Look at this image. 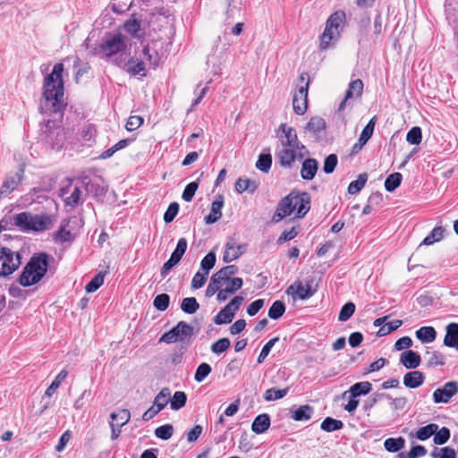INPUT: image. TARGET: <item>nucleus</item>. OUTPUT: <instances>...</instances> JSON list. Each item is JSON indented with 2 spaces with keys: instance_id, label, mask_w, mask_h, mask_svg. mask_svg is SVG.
<instances>
[{
  "instance_id": "nucleus-1",
  "label": "nucleus",
  "mask_w": 458,
  "mask_h": 458,
  "mask_svg": "<svg viewBox=\"0 0 458 458\" xmlns=\"http://www.w3.org/2000/svg\"><path fill=\"white\" fill-rule=\"evenodd\" d=\"M63 72L64 64H56L52 72L44 80L45 102L41 106V110L46 113L56 114L64 109Z\"/></svg>"
},
{
  "instance_id": "nucleus-43",
  "label": "nucleus",
  "mask_w": 458,
  "mask_h": 458,
  "mask_svg": "<svg viewBox=\"0 0 458 458\" xmlns=\"http://www.w3.org/2000/svg\"><path fill=\"white\" fill-rule=\"evenodd\" d=\"M199 308V304L194 297H186L182 301L181 309L187 314H194Z\"/></svg>"
},
{
  "instance_id": "nucleus-21",
  "label": "nucleus",
  "mask_w": 458,
  "mask_h": 458,
  "mask_svg": "<svg viewBox=\"0 0 458 458\" xmlns=\"http://www.w3.org/2000/svg\"><path fill=\"white\" fill-rule=\"evenodd\" d=\"M318 169V162L315 158H306L301 165V177L303 180H312Z\"/></svg>"
},
{
  "instance_id": "nucleus-29",
  "label": "nucleus",
  "mask_w": 458,
  "mask_h": 458,
  "mask_svg": "<svg viewBox=\"0 0 458 458\" xmlns=\"http://www.w3.org/2000/svg\"><path fill=\"white\" fill-rule=\"evenodd\" d=\"M405 439L402 437L394 438L389 437L385 440L384 446L386 451L390 453H396L402 450L404 447Z\"/></svg>"
},
{
  "instance_id": "nucleus-61",
  "label": "nucleus",
  "mask_w": 458,
  "mask_h": 458,
  "mask_svg": "<svg viewBox=\"0 0 458 458\" xmlns=\"http://www.w3.org/2000/svg\"><path fill=\"white\" fill-rule=\"evenodd\" d=\"M355 311V304L353 302H347L345 303L340 312H339V315H338V320L339 321H347L354 313Z\"/></svg>"
},
{
  "instance_id": "nucleus-19",
  "label": "nucleus",
  "mask_w": 458,
  "mask_h": 458,
  "mask_svg": "<svg viewBox=\"0 0 458 458\" xmlns=\"http://www.w3.org/2000/svg\"><path fill=\"white\" fill-rule=\"evenodd\" d=\"M23 170L17 172L14 175L8 176L2 183L0 188V199L12 192L22 179Z\"/></svg>"
},
{
  "instance_id": "nucleus-5",
  "label": "nucleus",
  "mask_w": 458,
  "mask_h": 458,
  "mask_svg": "<svg viewBox=\"0 0 458 458\" xmlns=\"http://www.w3.org/2000/svg\"><path fill=\"white\" fill-rule=\"evenodd\" d=\"M94 182L89 176H82L78 179V184L73 187L71 194L64 199L65 206L75 208L84 201L83 196L93 191Z\"/></svg>"
},
{
  "instance_id": "nucleus-58",
  "label": "nucleus",
  "mask_w": 458,
  "mask_h": 458,
  "mask_svg": "<svg viewBox=\"0 0 458 458\" xmlns=\"http://www.w3.org/2000/svg\"><path fill=\"white\" fill-rule=\"evenodd\" d=\"M230 346H231L230 340L228 338L225 337V338H220L216 342L213 343L210 347V350L215 354H220V353L225 352L226 350H228Z\"/></svg>"
},
{
  "instance_id": "nucleus-22",
  "label": "nucleus",
  "mask_w": 458,
  "mask_h": 458,
  "mask_svg": "<svg viewBox=\"0 0 458 458\" xmlns=\"http://www.w3.org/2000/svg\"><path fill=\"white\" fill-rule=\"evenodd\" d=\"M444 345L458 351V323H450L445 327Z\"/></svg>"
},
{
  "instance_id": "nucleus-23",
  "label": "nucleus",
  "mask_w": 458,
  "mask_h": 458,
  "mask_svg": "<svg viewBox=\"0 0 458 458\" xmlns=\"http://www.w3.org/2000/svg\"><path fill=\"white\" fill-rule=\"evenodd\" d=\"M425 381V376L419 370H413L406 373L403 377V385L409 388H417Z\"/></svg>"
},
{
  "instance_id": "nucleus-4",
  "label": "nucleus",
  "mask_w": 458,
  "mask_h": 458,
  "mask_svg": "<svg viewBox=\"0 0 458 458\" xmlns=\"http://www.w3.org/2000/svg\"><path fill=\"white\" fill-rule=\"evenodd\" d=\"M13 224L22 232H43L53 225L52 216L47 213L33 215L30 212H21L13 217Z\"/></svg>"
},
{
  "instance_id": "nucleus-46",
  "label": "nucleus",
  "mask_w": 458,
  "mask_h": 458,
  "mask_svg": "<svg viewBox=\"0 0 458 458\" xmlns=\"http://www.w3.org/2000/svg\"><path fill=\"white\" fill-rule=\"evenodd\" d=\"M344 20L345 13L342 11H338L329 16L326 24L329 25V27L335 30H340V26L343 24Z\"/></svg>"
},
{
  "instance_id": "nucleus-53",
  "label": "nucleus",
  "mask_w": 458,
  "mask_h": 458,
  "mask_svg": "<svg viewBox=\"0 0 458 458\" xmlns=\"http://www.w3.org/2000/svg\"><path fill=\"white\" fill-rule=\"evenodd\" d=\"M212 369L211 366L206 362H202L199 365L196 369L194 379L198 383L203 382L206 377L211 373Z\"/></svg>"
},
{
  "instance_id": "nucleus-36",
  "label": "nucleus",
  "mask_w": 458,
  "mask_h": 458,
  "mask_svg": "<svg viewBox=\"0 0 458 458\" xmlns=\"http://www.w3.org/2000/svg\"><path fill=\"white\" fill-rule=\"evenodd\" d=\"M188 242L185 238H180L175 250L172 252L170 259L175 263H179L187 250Z\"/></svg>"
},
{
  "instance_id": "nucleus-16",
  "label": "nucleus",
  "mask_w": 458,
  "mask_h": 458,
  "mask_svg": "<svg viewBox=\"0 0 458 458\" xmlns=\"http://www.w3.org/2000/svg\"><path fill=\"white\" fill-rule=\"evenodd\" d=\"M246 250V244L236 245L234 241L231 239L225 244V250L223 255L225 263H230L240 258Z\"/></svg>"
},
{
  "instance_id": "nucleus-35",
  "label": "nucleus",
  "mask_w": 458,
  "mask_h": 458,
  "mask_svg": "<svg viewBox=\"0 0 458 458\" xmlns=\"http://www.w3.org/2000/svg\"><path fill=\"white\" fill-rule=\"evenodd\" d=\"M402 174L396 172L388 175L385 181V188L386 191L392 192L398 188L402 182Z\"/></svg>"
},
{
  "instance_id": "nucleus-9",
  "label": "nucleus",
  "mask_w": 458,
  "mask_h": 458,
  "mask_svg": "<svg viewBox=\"0 0 458 458\" xmlns=\"http://www.w3.org/2000/svg\"><path fill=\"white\" fill-rule=\"evenodd\" d=\"M192 335L193 327L184 321H180L174 327L162 335L160 342L166 344L182 342Z\"/></svg>"
},
{
  "instance_id": "nucleus-64",
  "label": "nucleus",
  "mask_w": 458,
  "mask_h": 458,
  "mask_svg": "<svg viewBox=\"0 0 458 458\" xmlns=\"http://www.w3.org/2000/svg\"><path fill=\"white\" fill-rule=\"evenodd\" d=\"M403 324L402 320L396 319L392 322L387 323L386 326H383L379 328L377 332V335L384 336L386 335L393 331L396 330L398 327H400Z\"/></svg>"
},
{
  "instance_id": "nucleus-60",
  "label": "nucleus",
  "mask_w": 458,
  "mask_h": 458,
  "mask_svg": "<svg viewBox=\"0 0 458 458\" xmlns=\"http://www.w3.org/2000/svg\"><path fill=\"white\" fill-rule=\"evenodd\" d=\"M216 260V254L214 252H208L202 259L200 267L206 275H208L209 271L214 267Z\"/></svg>"
},
{
  "instance_id": "nucleus-31",
  "label": "nucleus",
  "mask_w": 458,
  "mask_h": 458,
  "mask_svg": "<svg viewBox=\"0 0 458 458\" xmlns=\"http://www.w3.org/2000/svg\"><path fill=\"white\" fill-rule=\"evenodd\" d=\"M445 229L442 226L435 227L423 240L422 244L432 245L440 242L444 237Z\"/></svg>"
},
{
  "instance_id": "nucleus-39",
  "label": "nucleus",
  "mask_w": 458,
  "mask_h": 458,
  "mask_svg": "<svg viewBox=\"0 0 458 458\" xmlns=\"http://www.w3.org/2000/svg\"><path fill=\"white\" fill-rule=\"evenodd\" d=\"M325 129L326 122L323 118L318 116L311 117L306 125V130L313 133L320 132Z\"/></svg>"
},
{
  "instance_id": "nucleus-32",
  "label": "nucleus",
  "mask_w": 458,
  "mask_h": 458,
  "mask_svg": "<svg viewBox=\"0 0 458 458\" xmlns=\"http://www.w3.org/2000/svg\"><path fill=\"white\" fill-rule=\"evenodd\" d=\"M343 428L344 423L342 420H335L331 417H327L320 425V428L326 432H333L342 429Z\"/></svg>"
},
{
  "instance_id": "nucleus-62",
  "label": "nucleus",
  "mask_w": 458,
  "mask_h": 458,
  "mask_svg": "<svg viewBox=\"0 0 458 458\" xmlns=\"http://www.w3.org/2000/svg\"><path fill=\"white\" fill-rule=\"evenodd\" d=\"M338 163V158L335 154H330L324 160L323 171L326 174H332Z\"/></svg>"
},
{
  "instance_id": "nucleus-48",
  "label": "nucleus",
  "mask_w": 458,
  "mask_h": 458,
  "mask_svg": "<svg viewBox=\"0 0 458 458\" xmlns=\"http://www.w3.org/2000/svg\"><path fill=\"white\" fill-rule=\"evenodd\" d=\"M272 165V156L267 154H260L259 156V159L256 162V167L263 172V173H268Z\"/></svg>"
},
{
  "instance_id": "nucleus-50",
  "label": "nucleus",
  "mask_w": 458,
  "mask_h": 458,
  "mask_svg": "<svg viewBox=\"0 0 458 458\" xmlns=\"http://www.w3.org/2000/svg\"><path fill=\"white\" fill-rule=\"evenodd\" d=\"M106 273L98 272L85 286V290L87 293H94L97 291L103 284L104 277Z\"/></svg>"
},
{
  "instance_id": "nucleus-20",
  "label": "nucleus",
  "mask_w": 458,
  "mask_h": 458,
  "mask_svg": "<svg viewBox=\"0 0 458 458\" xmlns=\"http://www.w3.org/2000/svg\"><path fill=\"white\" fill-rule=\"evenodd\" d=\"M420 356L418 352L408 350L400 355V362L408 369H415L420 364Z\"/></svg>"
},
{
  "instance_id": "nucleus-10",
  "label": "nucleus",
  "mask_w": 458,
  "mask_h": 458,
  "mask_svg": "<svg viewBox=\"0 0 458 458\" xmlns=\"http://www.w3.org/2000/svg\"><path fill=\"white\" fill-rule=\"evenodd\" d=\"M125 48L124 37L120 33L109 37L99 45V52L105 54L107 59L123 52Z\"/></svg>"
},
{
  "instance_id": "nucleus-18",
  "label": "nucleus",
  "mask_w": 458,
  "mask_h": 458,
  "mask_svg": "<svg viewBox=\"0 0 458 458\" xmlns=\"http://www.w3.org/2000/svg\"><path fill=\"white\" fill-rule=\"evenodd\" d=\"M126 64L125 72L131 76H146V64L143 59L137 56H129Z\"/></svg>"
},
{
  "instance_id": "nucleus-59",
  "label": "nucleus",
  "mask_w": 458,
  "mask_h": 458,
  "mask_svg": "<svg viewBox=\"0 0 458 458\" xmlns=\"http://www.w3.org/2000/svg\"><path fill=\"white\" fill-rule=\"evenodd\" d=\"M422 140L421 129L418 126L412 127L406 135V140L412 145H419Z\"/></svg>"
},
{
  "instance_id": "nucleus-3",
  "label": "nucleus",
  "mask_w": 458,
  "mask_h": 458,
  "mask_svg": "<svg viewBox=\"0 0 458 458\" xmlns=\"http://www.w3.org/2000/svg\"><path fill=\"white\" fill-rule=\"evenodd\" d=\"M51 260L54 258L46 252L34 253L22 269L19 284L24 287L38 284L46 276Z\"/></svg>"
},
{
  "instance_id": "nucleus-24",
  "label": "nucleus",
  "mask_w": 458,
  "mask_h": 458,
  "mask_svg": "<svg viewBox=\"0 0 458 458\" xmlns=\"http://www.w3.org/2000/svg\"><path fill=\"white\" fill-rule=\"evenodd\" d=\"M270 424V416L267 413H262L254 419L251 430L256 434H263L269 428Z\"/></svg>"
},
{
  "instance_id": "nucleus-11",
  "label": "nucleus",
  "mask_w": 458,
  "mask_h": 458,
  "mask_svg": "<svg viewBox=\"0 0 458 458\" xmlns=\"http://www.w3.org/2000/svg\"><path fill=\"white\" fill-rule=\"evenodd\" d=\"M244 299L242 296L233 297L214 318L216 325L231 323L236 311L240 309Z\"/></svg>"
},
{
  "instance_id": "nucleus-30",
  "label": "nucleus",
  "mask_w": 458,
  "mask_h": 458,
  "mask_svg": "<svg viewBox=\"0 0 458 458\" xmlns=\"http://www.w3.org/2000/svg\"><path fill=\"white\" fill-rule=\"evenodd\" d=\"M144 61H148L149 65L156 68L160 61V56L155 49H151L149 46H145L141 53Z\"/></svg>"
},
{
  "instance_id": "nucleus-57",
  "label": "nucleus",
  "mask_w": 458,
  "mask_h": 458,
  "mask_svg": "<svg viewBox=\"0 0 458 458\" xmlns=\"http://www.w3.org/2000/svg\"><path fill=\"white\" fill-rule=\"evenodd\" d=\"M170 303V296L167 293L157 295L153 301V306L159 311H165Z\"/></svg>"
},
{
  "instance_id": "nucleus-49",
  "label": "nucleus",
  "mask_w": 458,
  "mask_h": 458,
  "mask_svg": "<svg viewBox=\"0 0 458 458\" xmlns=\"http://www.w3.org/2000/svg\"><path fill=\"white\" fill-rule=\"evenodd\" d=\"M224 285V283L214 274L210 281L208 283V285L206 289V297L210 298L215 293H218L219 289Z\"/></svg>"
},
{
  "instance_id": "nucleus-54",
  "label": "nucleus",
  "mask_w": 458,
  "mask_h": 458,
  "mask_svg": "<svg viewBox=\"0 0 458 458\" xmlns=\"http://www.w3.org/2000/svg\"><path fill=\"white\" fill-rule=\"evenodd\" d=\"M433 436L434 443L437 445H442L449 440L451 436L450 429L446 427H443L440 429H437Z\"/></svg>"
},
{
  "instance_id": "nucleus-12",
  "label": "nucleus",
  "mask_w": 458,
  "mask_h": 458,
  "mask_svg": "<svg viewBox=\"0 0 458 458\" xmlns=\"http://www.w3.org/2000/svg\"><path fill=\"white\" fill-rule=\"evenodd\" d=\"M112 421L109 423L111 428V439L115 440L121 434V428L127 424L131 419V412L127 409H123L118 412L110 414Z\"/></svg>"
},
{
  "instance_id": "nucleus-38",
  "label": "nucleus",
  "mask_w": 458,
  "mask_h": 458,
  "mask_svg": "<svg viewBox=\"0 0 458 458\" xmlns=\"http://www.w3.org/2000/svg\"><path fill=\"white\" fill-rule=\"evenodd\" d=\"M368 180V174L366 173L359 174L357 180L352 181L348 186V192L352 195L356 194L361 191L365 186Z\"/></svg>"
},
{
  "instance_id": "nucleus-7",
  "label": "nucleus",
  "mask_w": 458,
  "mask_h": 458,
  "mask_svg": "<svg viewBox=\"0 0 458 458\" xmlns=\"http://www.w3.org/2000/svg\"><path fill=\"white\" fill-rule=\"evenodd\" d=\"M309 74L307 72H302L299 80L304 85L299 87L298 91L294 94L293 99V106L294 112L301 115L307 111L308 107V89H309Z\"/></svg>"
},
{
  "instance_id": "nucleus-14",
  "label": "nucleus",
  "mask_w": 458,
  "mask_h": 458,
  "mask_svg": "<svg viewBox=\"0 0 458 458\" xmlns=\"http://www.w3.org/2000/svg\"><path fill=\"white\" fill-rule=\"evenodd\" d=\"M279 129L284 133V137L280 140L282 147H295L296 148L306 151V147L298 140L297 133L293 127H289L285 123H282L279 126Z\"/></svg>"
},
{
  "instance_id": "nucleus-47",
  "label": "nucleus",
  "mask_w": 458,
  "mask_h": 458,
  "mask_svg": "<svg viewBox=\"0 0 458 458\" xmlns=\"http://www.w3.org/2000/svg\"><path fill=\"white\" fill-rule=\"evenodd\" d=\"M344 20L345 13L342 11H338L329 16L326 24L329 25V27L335 30H340V26L343 24Z\"/></svg>"
},
{
  "instance_id": "nucleus-45",
  "label": "nucleus",
  "mask_w": 458,
  "mask_h": 458,
  "mask_svg": "<svg viewBox=\"0 0 458 458\" xmlns=\"http://www.w3.org/2000/svg\"><path fill=\"white\" fill-rule=\"evenodd\" d=\"M295 293L301 300H307L315 293V290L311 288L310 283L308 282L306 284H302V283L299 282L296 284Z\"/></svg>"
},
{
  "instance_id": "nucleus-51",
  "label": "nucleus",
  "mask_w": 458,
  "mask_h": 458,
  "mask_svg": "<svg viewBox=\"0 0 458 458\" xmlns=\"http://www.w3.org/2000/svg\"><path fill=\"white\" fill-rule=\"evenodd\" d=\"M376 121H377V116H373L369 121V123L363 128V130L360 135V138H359L360 141H363V143H367L369 141V140L372 137L374 129H375Z\"/></svg>"
},
{
  "instance_id": "nucleus-25",
  "label": "nucleus",
  "mask_w": 458,
  "mask_h": 458,
  "mask_svg": "<svg viewBox=\"0 0 458 458\" xmlns=\"http://www.w3.org/2000/svg\"><path fill=\"white\" fill-rule=\"evenodd\" d=\"M415 335L422 344H429L436 340L437 331L433 327H421Z\"/></svg>"
},
{
  "instance_id": "nucleus-17",
  "label": "nucleus",
  "mask_w": 458,
  "mask_h": 458,
  "mask_svg": "<svg viewBox=\"0 0 458 458\" xmlns=\"http://www.w3.org/2000/svg\"><path fill=\"white\" fill-rule=\"evenodd\" d=\"M224 207V196L218 194L211 203L210 213L205 216V223L208 225L215 224L222 216V208Z\"/></svg>"
},
{
  "instance_id": "nucleus-6",
  "label": "nucleus",
  "mask_w": 458,
  "mask_h": 458,
  "mask_svg": "<svg viewBox=\"0 0 458 458\" xmlns=\"http://www.w3.org/2000/svg\"><path fill=\"white\" fill-rule=\"evenodd\" d=\"M21 264L18 251L0 245V276L6 277L16 271Z\"/></svg>"
},
{
  "instance_id": "nucleus-15",
  "label": "nucleus",
  "mask_w": 458,
  "mask_h": 458,
  "mask_svg": "<svg viewBox=\"0 0 458 458\" xmlns=\"http://www.w3.org/2000/svg\"><path fill=\"white\" fill-rule=\"evenodd\" d=\"M363 92V82L361 80L357 79L349 83L348 89L345 92L344 98L339 105L338 112H342L348 101L352 98H358L362 95Z\"/></svg>"
},
{
  "instance_id": "nucleus-55",
  "label": "nucleus",
  "mask_w": 458,
  "mask_h": 458,
  "mask_svg": "<svg viewBox=\"0 0 458 458\" xmlns=\"http://www.w3.org/2000/svg\"><path fill=\"white\" fill-rule=\"evenodd\" d=\"M173 434L174 427L171 424H165L155 429V436L162 440H168Z\"/></svg>"
},
{
  "instance_id": "nucleus-63",
  "label": "nucleus",
  "mask_w": 458,
  "mask_h": 458,
  "mask_svg": "<svg viewBox=\"0 0 458 458\" xmlns=\"http://www.w3.org/2000/svg\"><path fill=\"white\" fill-rule=\"evenodd\" d=\"M198 188V182H191L189 184H187L182 195V199L187 202L191 201Z\"/></svg>"
},
{
  "instance_id": "nucleus-28",
  "label": "nucleus",
  "mask_w": 458,
  "mask_h": 458,
  "mask_svg": "<svg viewBox=\"0 0 458 458\" xmlns=\"http://www.w3.org/2000/svg\"><path fill=\"white\" fill-rule=\"evenodd\" d=\"M171 396V391L168 387H164L156 395L153 404L157 408V411H162L168 403Z\"/></svg>"
},
{
  "instance_id": "nucleus-33",
  "label": "nucleus",
  "mask_w": 458,
  "mask_h": 458,
  "mask_svg": "<svg viewBox=\"0 0 458 458\" xmlns=\"http://www.w3.org/2000/svg\"><path fill=\"white\" fill-rule=\"evenodd\" d=\"M235 191L238 193H242L246 191L250 192H254L257 190V184L255 182L250 179H242L239 178L234 184Z\"/></svg>"
},
{
  "instance_id": "nucleus-52",
  "label": "nucleus",
  "mask_w": 458,
  "mask_h": 458,
  "mask_svg": "<svg viewBox=\"0 0 458 458\" xmlns=\"http://www.w3.org/2000/svg\"><path fill=\"white\" fill-rule=\"evenodd\" d=\"M432 458H456V453L454 448L445 446L443 448L436 447L431 452Z\"/></svg>"
},
{
  "instance_id": "nucleus-37",
  "label": "nucleus",
  "mask_w": 458,
  "mask_h": 458,
  "mask_svg": "<svg viewBox=\"0 0 458 458\" xmlns=\"http://www.w3.org/2000/svg\"><path fill=\"white\" fill-rule=\"evenodd\" d=\"M68 372L65 369L61 370L58 375L55 377L54 381L51 383V385L47 387L46 390L45 394L47 396H52L55 391L59 388L62 382L67 377Z\"/></svg>"
},
{
  "instance_id": "nucleus-44",
  "label": "nucleus",
  "mask_w": 458,
  "mask_h": 458,
  "mask_svg": "<svg viewBox=\"0 0 458 458\" xmlns=\"http://www.w3.org/2000/svg\"><path fill=\"white\" fill-rule=\"evenodd\" d=\"M427 354L429 355L427 360L428 368H435L437 366H443L445 363V357L443 353L439 352H427Z\"/></svg>"
},
{
  "instance_id": "nucleus-2",
  "label": "nucleus",
  "mask_w": 458,
  "mask_h": 458,
  "mask_svg": "<svg viewBox=\"0 0 458 458\" xmlns=\"http://www.w3.org/2000/svg\"><path fill=\"white\" fill-rule=\"evenodd\" d=\"M310 208V196L309 193L292 191L279 201L276 210L272 216V222L276 224L294 212L296 217L302 218Z\"/></svg>"
},
{
  "instance_id": "nucleus-13",
  "label": "nucleus",
  "mask_w": 458,
  "mask_h": 458,
  "mask_svg": "<svg viewBox=\"0 0 458 458\" xmlns=\"http://www.w3.org/2000/svg\"><path fill=\"white\" fill-rule=\"evenodd\" d=\"M458 392V383L456 381L446 382L443 387L437 388L433 393V401L435 403H447L451 398Z\"/></svg>"
},
{
  "instance_id": "nucleus-42",
  "label": "nucleus",
  "mask_w": 458,
  "mask_h": 458,
  "mask_svg": "<svg viewBox=\"0 0 458 458\" xmlns=\"http://www.w3.org/2000/svg\"><path fill=\"white\" fill-rule=\"evenodd\" d=\"M238 272V267L235 265H229L225 267H222L215 275L224 283L229 281L231 276L235 275Z\"/></svg>"
},
{
  "instance_id": "nucleus-27",
  "label": "nucleus",
  "mask_w": 458,
  "mask_h": 458,
  "mask_svg": "<svg viewBox=\"0 0 458 458\" xmlns=\"http://www.w3.org/2000/svg\"><path fill=\"white\" fill-rule=\"evenodd\" d=\"M313 411L314 410L312 406L309 404L301 405L295 411H292V418L296 421H306L311 418Z\"/></svg>"
},
{
  "instance_id": "nucleus-26",
  "label": "nucleus",
  "mask_w": 458,
  "mask_h": 458,
  "mask_svg": "<svg viewBox=\"0 0 458 458\" xmlns=\"http://www.w3.org/2000/svg\"><path fill=\"white\" fill-rule=\"evenodd\" d=\"M372 389V385L371 383H369V381H363V382H359V383H355L354 385H352L348 393H350L351 394V397H353V398H356L361 394H369ZM347 394V392H345L344 394V395H345Z\"/></svg>"
},
{
  "instance_id": "nucleus-40",
  "label": "nucleus",
  "mask_w": 458,
  "mask_h": 458,
  "mask_svg": "<svg viewBox=\"0 0 458 458\" xmlns=\"http://www.w3.org/2000/svg\"><path fill=\"white\" fill-rule=\"evenodd\" d=\"M285 309V304L282 301H276L268 310V317L276 320L284 315Z\"/></svg>"
},
{
  "instance_id": "nucleus-56",
  "label": "nucleus",
  "mask_w": 458,
  "mask_h": 458,
  "mask_svg": "<svg viewBox=\"0 0 458 458\" xmlns=\"http://www.w3.org/2000/svg\"><path fill=\"white\" fill-rule=\"evenodd\" d=\"M288 393V388L276 389L275 387L267 389L264 394L266 401H275L284 397Z\"/></svg>"
},
{
  "instance_id": "nucleus-34",
  "label": "nucleus",
  "mask_w": 458,
  "mask_h": 458,
  "mask_svg": "<svg viewBox=\"0 0 458 458\" xmlns=\"http://www.w3.org/2000/svg\"><path fill=\"white\" fill-rule=\"evenodd\" d=\"M438 429V425L435 423L428 424L424 427L420 428L416 432V437L421 441L427 440L436 433Z\"/></svg>"
},
{
  "instance_id": "nucleus-41",
  "label": "nucleus",
  "mask_w": 458,
  "mask_h": 458,
  "mask_svg": "<svg viewBox=\"0 0 458 458\" xmlns=\"http://www.w3.org/2000/svg\"><path fill=\"white\" fill-rule=\"evenodd\" d=\"M187 402V395L182 391H176L172 399L170 400L171 409L178 411L185 406Z\"/></svg>"
},
{
  "instance_id": "nucleus-8",
  "label": "nucleus",
  "mask_w": 458,
  "mask_h": 458,
  "mask_svg": "<svg viewBox=\"0 0 458 458\" xmlns=\"http://www.w3.org/2000/svg\"><path fill=\"white\" fill-rule=\"evenodd\" d=\"M308 154V150H301L295 147H282L276 152V159L282 167L291 168L295 160L302 159L305 155Z\"/></svg>"
}]
</instances>
